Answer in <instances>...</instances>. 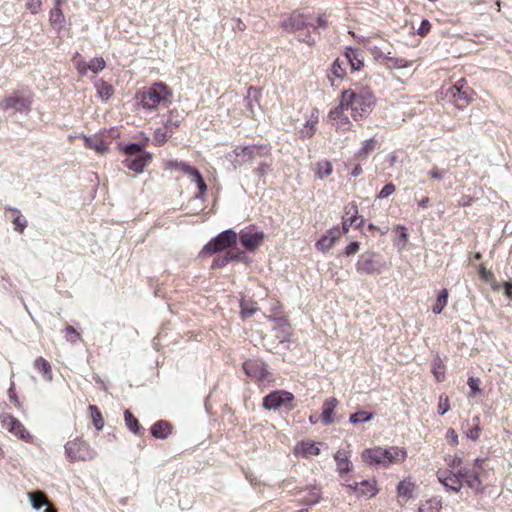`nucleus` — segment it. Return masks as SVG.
I'll return each mask as SVG.
<instances>
[{
    "instance_id": "28",
    "label": "nucleus",
    "mask_w": 512,
    "mask_h": 512,
    "mask_svg": "<svg viewBox=\"0 0 512 512\" xmlns=\"http://www.w3.org/2000/svg\"><path fill=\"white\" fill-rule=\"evenodd\" d=\"M344 61L346 64H350L351 69L358 71L363 67V60L360 58V53L356 49L349 48L345 53Z\"/></svg>"
},
{
    "instance_id": "39",
    "label": "nucleus",
    "mask_w": 512,
    "mask_h": 512,
    "mask_svg": "<svg viewBox=\"0 0 512 512\" xmlns=\"http://www.w3.org/2000/svg\"><path fill=\"white\" fill-rule=\"evenodd\" d=\"M96 88L99 96L104 100H108L113 94L112 86L105 81L99 80L96 83Z\"/></svg>"
},
{
    "instance_id": "56",
    "label": "nucleus",
    "mask_w": 512,
    "mask_h": 512,
    "mask_svg": "<svg viewBox=\"0 0 512 512\" xmlns=\"http://www.w3.org/2000/svg\"><path fill=\"white\" fill-rule=\"evenodd\" d=\"M450 409L449 399L448 397L440 396L439 404H438V413L440 415H444Z\"/></svg>"
},
{
    "instance_id": "52",
    "label": "nucleus",
    "mask_w": 512,
    "mask_h": 512,
    "mask_svg": "<svg viewBox=\"0 0 512 512\" xmlns=\"http://www.w3.org/2000/svg\"><path fill=\"white\" fill-rule=\"evenodd\" d=\"M333 245L334 243L326 235H323L316 243L317 249L322 252L328 251Z\"/></svg>"
},
{
    "instance_id": "48",
    "label": "nucleus",
    "mask_w": 512,
    "mask_h": 512,
    "mask_svg": "<svg viewBox=\"0 0 512 512\" xmlns=\"http://www.w3.org/2000/svg\"><path fill=\"white\" fill-rule=\"evenodd\" d=\"M173 132L171 130H167L166 127L158 128L154 132L155 140L159 145L163 144L167 139L172 136Z\"/></svg>"
},
{
    "instance_id": "34",
    "label": "nucleus",
    "mask_w": 512,
    "mask_h": 512,
    "mask_svg": "<svg viewBox=\"0 0 512 512\" xmlns=\"http://www.w3.org/2000/svg\"><path fill=\"white\" fill-rule=\"evenodd\" d=\"M441 508L442 505L440 500L432 498L421 504L418 512H440Z\"/></svg>"
},
{
    "instance_id": "55",
    "label": "nucleus",
    "mask_w": 512,
    "mask_h": 512,
    "mask_svg": "<svg viewBox=\"0 0 512 512\" xmlns=\"http://www.w3.org/2000/svg\"><path fill=\"white\" fill-rule=\"evenodd\" d=\"M395 185L393 183H387L382 189L381 191L379 192L378 194V198L379 199H384V198H387L389 197L390 195H392L394 192H395Z\"/></svg>"
},
{
    "instance_id": "49",
    "label": "nucleus",
    "mask_w": 512,
    "mask_h": 512,
    "mask_svg": "<svg viewBox=\"0 0 512 512\" xmlns=\"http://www.w3.org/2000/svg\"><path fill=\"white\" fill-rule=\"evenodd\" d=\"M166 166H167V168H170V169L179 170L183 174H184V172L191 171V165L186 162H183V161L170 160L166 163Z\"/></svg>"
},
{
    "instance_id": "44",
    "label": "nucleus",
    "mask_w": 512,
    "mask_h": 512,
    "mask_svg": "<svg viewBox=\"0 0 512 512\" xmlns=\"http://www.w3.org/2000/svg\"><path fill=\"white\" fill-rule=\"evenodd\" d=\"M240 307H241V316L244 319L252 316L257 310L255 303L247 302L245 300H242L240 302Z\"/></svg>"
},
{
    "instance_id": "32",
    "label": "nucleus",
    "mask_w": 512,
    "mask_h": 512,
    "mask_svg": "<svg viewBox=\"0 0 512 512\" xmlns=\"http://www.w3.org/2000/svg\"><path fill=\"white\" fill-rule=\"evenodd\" d=\"M414 483L403 480L397 486V493L400 497L410 499L413 497Z\"/></svg>"
},
{
    "instance_id": "40",
    "label": "nucleus",
    "mask_w": 512,
    "mask_h": 512,
    "mask_svg": "<svg viewBox=\"0 0 512 512\" xmlns=\"http://www.w3.org/2000/svg\"><path fill=\"white\" fill-rule=\"evenodd\" d=\"M257 151L258 149L255 146H246L236 149V155L237 157H240L243 161H248L255 156Z\"/></svg>"
},
{
    "instance_id": "7",
    "label": "nucleus",
    "mask_w": 512,
    "mask_h": 512,
    "mask_svg": "<svg viewBox=\"0 0 512 512\" xmlns=\"http://www.w3.org/2000/svg\"><path fill=\"white\" fill-rule=\"evenodd\" d=\"M293 399L294 396L290 392L284 390L274 391L264 397L263 407L268 410H277L284 406L291 410L293 409Z\"/></svg>"
},
{
    "instance_id": "15",
    "label": "nucleus",
    "mask_w": 512,
    "mask_h": 512,
    "mask_svg": "<svg viewBox=\"0 0 512 512\" xmlns=\"http://www.w3.org/2000/svg\"><path fill=\"white\" fill-rule=\"evenodd\" d=\"M358 208L354 203L349 204L345 208V216H343L342 230L344 233L349 231L351 226L360 227L363 223V219L357 216Z\"/></svg>"
},
{
    "instance_id": "19",
    "label": "nucleus",
    "mask_w": 512,
    "mask_h": 512,
    "mask_svg": "<svg viewBox=\"0 0 512 512\" xmlns=\"http://www.w3.org/2000/svg\"><path fill=\"white\" fill-rule=\"evenodd\" d=\"M318 119H319V111H318V109L314 108L311 111L310 118L308 120H306L303 128L299 131L301 138H303V139L310 138L314 135V133L316 131Z\"/></svg>"
},
{
    "instance_id": "51",
    "label": "nucleus",
    "mask_w": 512,
    "mask_h": 512,
    "mask_svg": "<svg viewBox=\"0 0 512 512\" xmlns=\"http://www.w3.org/2000/svg\"><path fill=\"white\" fill-rule=\"evenodd\" d=\"M65 339L69 343H76L80 339V333L73 326L65 327Z\"/></svg>"
},
{
    "instance_id": "35",
    "label": "nucleus",
    "mask_w": 512,
    "mask_h": 512,
    "mask_svg": "<svg viewBox=\"0 0 512 512\" xmlns=\"http://www.w3.org/2000/svg\"><path fill=\"white\" fill-rule=\"evenodd\" d=\"M320 499H321L320 489L313 486L308 490L307 495L303 497L302 501L304 504H306L308 506H312V505L318 503Z\"/></svg>"
},
{
    "instance_id": "26",
    "label": "nucleus",
    "mask_w": 512,
    "mask_h": 512,
    "mask_svg": "<svg viewBox=\"0 0 512 512\" xmlns=\"http://www.w3.org/2000/svg\"><path fill=\"white\" fill-rule=\"evenodd\" d=\"M34 368L42 374L45 381L51 382L53 380L51 365L45 358H36L34 361Z\"/></svg>"
},
{
    "instance_id": "60",
    "label": "nucleus",
    "mask_w": 512,
    "mask_h": 512,
    "mask_svg": "<svg viewBox=\"0 0 512 512\" xmlns=\"http://www.w3.org/2000/svg\"><path fill=\"white\" fill-rule=\"evenodd\" d=\"M445 174H446L445 170H440L437 167H434L433 169H431L429 171V175L431 176V178L437 179V180L443 179Z\"/></svg>"
},
{
    "instance_id": "53",
    "label": "nucleus",
    "mask_w": 512,
    "mask_h": 512,
    "mask_svg": "<svg viewBox=\"0 0 512 512\" xmlns=\"http://www.w3.org/2000/svg\"><path fill=\"white\" fill-rule=\"evenodd\" d=\"M237 258V255L232 252H227L226 255L222 258H218L214 261V265L218 267H223L226 264H228L231 260H234Z\"/></svg>"
},
{
    "instance_id": "5",
    "label": "nucleus",
    "mask_w": 512,
    "mask_h": 512,
    "mask_svg": "<svg viewBox=\"0 0 512 512\" xmlns=\"http://www.w3.org/2000/svg\"><path fill=\"white\" fill-rule=\"evenodd\" d=\"M64 448L66 456L73 462L90 461L93 460L97 454L93 448L81 439L68 441Z\"/></svg>"
},
{
    "instance_id": "6",
    "label": "nucleus",
    "mask_w": 512,
    "mask_h": 512,
    "mask_svg": "<svg viewBox=\"0 0 512 512\" xmlns=\"http://www.w3.org/2000/svg\"><path fill=\"white\" fill-rule=\"evenodd\" d=\"M237 241V234L232 229H227L220 234H218L215 238H213L210 242H208L204 248L203 253L205 254H213L219 251H222L228 247L233 246Z\"/></svg>"
},
{
    "instance_id": "30",
    "label": "nucleus",
    "mask_w": 512,
    "mask_h": 512,
    "mask_svg": "<svg viewBox=\"0 0 512 512\" xmlns=\"http://www.w3.org/2000/svg\"><path fill=\"white\" fill-rule=\"evenodd\" d=\"M184 120L183 112H179L178 110L174 109L169 112L168 118L165 122V127L167 130H171L172 132L174 129L178 128L180 124Z\"/></svg>"
},
{
    "instance_id": "57",
    "label": "nucleus",
    "mask_w": 512,
    "mask_h": 512,
    "mask_svg": "<svg viewBox=\"0 0 512 512\" xmlns=\"http://www.w3.org/2000/svg\"><path fill=\"white\" fill-rule=\"evenodd\" d=\"M258 94H259V91L253 87H249L247 90V96L245 97V101L247 102V107L250 109L251 112H253V109H252V104H251L250 99L252 97L257 98Z\"/></svg>"
},
{
    "instance_id": "37",
    "label": "nucleus",
    "mask_w": 512,
    "mask_h": 512,
    "mask_svg": "<svg viewBox=\"0 0 512 512\" xmlns=\"http://www.w3.org/2000/svg\"><path fill=\"white\" fill-rule=\"evenodd\" d=\"M448 301V290L442 289L437 297L436 304L433 306L432 311L435 314H440L447 305Z\"/></svg>"
},
{
    "instance_id": "16",
    "label": "nucleus",
    "mask_w": 512,
    "mask_h": 512,
    "mask_svg": "<svg viewBox=\"0 0 512 512\" xmlns=\"http://www.w3.org/2000/svg\"><path fill=\"white\" fill-rule=\"evenodd\" d=\"M264 239L263 232H254L251 229L241 230L239 233L240 243L247 249L253 250Z\"/></svg>"
},
{
    "instance_id": "29",
    "label": "nucleus",
    "mask_w": 512,
    "mask_h": 512,
    "mask_svg": "<svg viewBox=\"0 0 512 512\" xmlns=\"http://www.w3.org/2000/svg\"><path fill=\"white\" fill-rule=\"evenodd\" d=\"M124 421L127 428L135 435H142L144 429L140 426L138 420L131 413L130 410L124 411Z\"/></svg>"
},
{
    "instance_id": "61",
    "label": "nucleus",
    "mask_w": 512,
    "mask_h": 512,
    "mask_svg": "<svg viewBox=\"0 0 512 512\" xmlns=\"http://www.w3.org/2000/svg\"><path fill=\"white\" fill-rule=\"evenodd\" d=\"M359 250V243L357 241L351 242L345 248V254L347 256L355 254Z\"/></svg>"
},
{
    "instance_id": "3",
    "label": "nucleus",
    "mask_w": 512,
    "mask_h": 512,
    "mask_svg": "<svg viewBox=\"0 0 512 512\" xmlns=\"http://www.w3.org/2000/svg\"><path fill=\"white\" fill-rule=\"evenodd\" d=\"M139 98L144 109L154 110L161 105L168 107L171 103L172 92L166 84L158 82L145 88Z\"/></svg>"
},
{
    "instance_id": "33",
    "label": "nucleus",
    "mask_w": 512,
    "mask_h": 512,
    "mask_svg": "<svg viewBox=\"0 0 512 512\" xmlns=\"http://www.w3.org/2000/svg\"><path fill=\"white\" fill-rule=\"evenodd\" d=\"M349 109L348 104L344 102L343 92L341 93L340 102L337 107L329 112L328 118L330 121H336L342 119L344 116V110Z\"/></svg>"
},
{
    "instance_id": "1",
    "label": "nucleus",
    "mask_w": 512,
    "mask_h": 512,
    "mask_svg": "<svg viewBox=\"0 0 512 512\" xmlns=\"http://www.w3.org/2000/svg\"><path fill=\"white\" fill-rule=\"evenodd\" d=\"M406 457V450L396 446L389 448L374 447L366 449L362 453L364 462L370 466H388L392 463H401L406 459Z\"/></svg>"
},
{
    "instance_id": "9",
    "label": "nucleus",
    "mask_w": 512,
    "mask_h": 512,
    "mask_svg": "<svg viewBox=\"0 0 512 512\" xmlns=\"http://www.w3.org/2000/svg\"><path fill=\"white\" fill-rule=\"evenodd\" d=\"M436 476L439 482L444 485L447 490H451L456 493L461 490V469L456 472L451 469H439Z\"/></svg>"
},
{
    "instance_id": "2",
    "label": "nucleus",
    "mask_w": 512,
    "mask_h": 512,
    "mask_svg": "<svg viewBox=\"0 0 512 512\" xmlns=\"http://www.w3.org/2000/svg\"><path fill=\"white\" fill-rule=\"evenodd\" d=\"M344 102L351 109L354 120L365 118L372 111L374 96L368 90H360L358 93L351 89L343 91Z\"/></svg>"
},
{
    "instance_id": "11",
    "label": "nucleus",
    "mask_w": 512,
    "mask_h": 512,
    "mask_svg": "<svg viewBox=\"0 0 512 512\" xmlns=\"http://www.w3.org/2000/svg\"><path fill=\"white\" fill-rule=\"evenodd\" d=\"M463 82H464V80L462 79L460 81V83H461L460 86H458V85L451 86L447 90V93H446L447 96H450L453 99L455 105L458 108H463L471 101L469 88L468 87L464 88Z\"/></svg>"
},
{
    "instance_id": "45",
    "label": "nucleus",
    "mask_w": 512,
    "mask_h": 512,
    "mask_svg": "<svg viewBox=\"0 0 512 512\" xmlns=\"http://www.w3.org/2000/svg\"><path fill=\"white\" fill-rule=\"evenodd\" d=\"M386 59L388 61V66L393 68H407L412 65L411 61L403 58L387 56Z\"/></svg>"
},
{
    "instance_id": "38",
    "label": "nucleus",
    "mask_w": 512,
    "mask_h": 512,
    "mask_svg": "<svg viewBox=\"0 0 512 512\" xmlns=\"http://www.w3.org/2000/svg\"><path fill=\"white\" fill-rule=\"evenodd\" d=\"M28 496H29L31 505L35 510H39L42 506L48 505V501H47L45 495L41 492H39V493L32 492V493H29Z\"/></svg>"
},
{
    "instance_id": "13",
    "label": "nucleus",
    "mask_w": 512,
    "mask_h": 512,
    "mask_svg": "<svg viewBox=\"0 0 512 512\" xmlns=\"http://www.w3.org/2000/svg\"><path fill=\"white\" fill-rule=\"evenodd\" d=\"M307 18L302 13L294 12L287 19L283 20L281 26L288 32H295L312 26L306 22Z\"/></svg>"
},
{
    "instance_id": "20",
    "label": "nucleus",
    "mask_w": 512,
    "mask_h": 512,
    "mask_svg": "<svg viewBox=\"0 0 512 512\" xmlns=\"http://www.w3.org/2000/svg\"><path fill=\"white\" fill-rule=\"evenodd\" d=\"M106 67V62L102 57H95L88 63H79L77 68L80 74L85 75L88 70L93 73H99Z\"/></svg>"
},
{
    "instance_id": "10",
    "label": "nucleus",
    "mask_w": 512,
    "mask_h": 512,
    "mask_svg": "<svg viewBox=\"0 0 512 512\" xmlns=\"http://www.w3.org/2000/svg\"><path fill=\"white\" fill-rule=\"evenodd\" d=\"M244 372L251 378L264 381L267 378L268 371L266 364L259 359H250L243 363Z\"/></svg>"
},
{
    "instance_id": "12",
    "label": "nucleus",
    "mask_w": 512,
    "mask_h": 512,
    "mask_svg": "<svg viewBox=\"0 0 512 512\" xmlns=\"http://www.w3.org/2000/svg\"><path fill=\"white\" fill-rule=\"evenodd\" d=\"M356 270L359 273L373 274L381 271V265L378 264L374 259V254L364 253L360 255L357 263Z\"/></svg>"
},
{
    "instance_id": "59",
    "label": "nucleus",
    "mask_w": 512,
    "mask_h": 512,
    "mask_svg": "<svg viewBox=\"0 0 512 512\" xmlns=\"http://www.w3.org/2000/svg\"><path fill=\"white\" fill-rule=\"evenodd\" d=\"M333 243H335L337 241V239L340 237L341 235V230L339 227H334L332 229H330L329 231H327V233L325 234Z\"/></svg>"
},
{
    "instance_id": "46",
    "label": "nucleus",
    "mask_w": 512,
    "mask_h": 512,
    "mask_svg": "<svg viewBox=\"0 0 512 512\" xmlns=\"http://www.w3.org/2000/svg\"><path fill=\"white\" fill-rule=\"evenodd\" d=\"M11 211L17 213V215L15 217L12 218V222L15 224V229L19 232V233H22L24 231V229L26 228L27 226V220L20 215V212L18 209H12V208H9Z\"/></svg>"
},
{
    "instance_id": "17",
    "label": "nucleus",
    "mask_w": 512,
    "mask_h": 512,
    "mask_svg": "<svg viewBox=\"0 0 512 512\" xmlns=\"http://www.w3.org/2000/svg\"><path fill=\"white\" fill-rule=\"evenodd\" d=\"M151 158L152 155L150 153H144L136 157H127L122 163L126 168L136 173H141Z\"/></svg>"
},
{
    "instance_id": "27",
    "label": "nucleus",
    "mask_w": 512,
    "mask_h": 512,
    "mask_svg": "<svg viewBox=\"0 0 512 512\" xmlns=\"http://www.w3.org/2000/svg\"><path fill=\"white\" fill-rule=\"evenodd\" d=\"M84 142L86 147L96 150L98 153L103 154L108 150L107 143L100 137L84 136Z\"/></svg>"
},
{
    "instance_id": "42",
    "label": "nucleus",
    "mask_w": 512,
    "mask_h": 512,
    "mask_svg": "<svg viewBox=\"0 0 512 512\" xmlns=\"http://www.w3.org/2000/svg\"><path fill=\"white\" fill-rule=\"evenodd\" d=\"M123 151L125 152V154L128 155V157H136V156L146 153L144 151V145H141L138 143H131V144L125 145L123 147Z\"/></svg>"
},
{
    "instance_id": "36",
    "label": "nucleus",
    "mask_w": 512,
    "mask_h": 512,
    "mask_svg": "<svg viewBox=\"0 0 512 512\" xmlns=\"http://www.w3.org/2000/svg\"><path fill=\"white\" fill-rule=\"evenodd\" d=\"M346 65V62L344 60H340L339 58L336 59L332 66H331V74L334 76V78L342 80L346 74V70L344 66Z\"/></svg>"
},
{
    "instance_id": "63",
    "label": "nucleus",
    "mask_w": 512,
    "mask_h": 512,
    "mask_svg": "<svg viewBox=\"0 0 512 512\" xmlns=\"http://www.w3.org/2000/svg\"><path fill=\"white\" fill-rule=\"evenodd\" d=\"M462 463H463L462 459L457 456L450 457L448 460V466L451 469H456V468L460 467L462 465Z\"/></svg>"
},
{
    "instance_id": "18",
    "label": "nucleus",
    "mask_w": 512,
    "mask_h": 512,
    "mask_svg": "<svg viewBox=\"0 0 512 512\" xmlns=\"http://www.w3.org/2000/svg\"><path fill=\"white\" fill-rule=\"evenodd\" d=\"M376 481L374 479L354 482V493L357 497H373L377 494Z\"/></svg>"
},
{
    "instance_id": "62",
    "label": "nucleus",
    "mask_w": 512,
    "mask_h": 512,
    "mask_svg": "<svg viewBox=\"0 0 512 512\" xmlns=\"http://www.w3.org/2000/svg\"><path fill=\"white\" fill-rule=\"evenodd\" d=\"M469 388L475 393V392H479L480 391V388H479V384H480V379L479 378H474V377H470L468 379V382H467Z\"/></svg>"
},
{
    "instance_id": "21",
    "label": "nucleus",
    "mask_w": 512,
    "mask_h": 512,
    "mask_svg": "<svg viewBox=\"0 0 512 512\" xmlns=\"http://www.w3.org/2000/svg\"><path fill=\"white\" fill-rule=\"evenodd\" d=\"M338 405V400L334 397L327 399L323 403V409L321 413V421L324 425H330L333 423V412Z\"/></svg>"
},
{
    "instance_id": "22",
    "label": "nucleus",
    "mask_w": 512,
    "mask_h": 512,
    "mask_svg": "<svg viewBox=\"0 0 512 512\" xmlns=\"http://www.w3.org/2000/svg\"><path fill=\"white\" fill-rule=\"evenodd\" d=\"M184 174L187 175L188 177H190L193 181H195V183L197 185L199 193L195 197L197 199H203L204 194L207 191V185H206L200 171L196 167L191 166V171L184 172Z\"/></svg>"
},
{
    "instance_id": "41",
    "label": "nucleus",
    "mask_w": 512,
    "mask_h": 512,
    "mask_svg": "<svg viewBox=\"0 0 512 512\" xmlns=\"http://www.w3.org/2000/svg\"><path fill=\"white\" fill-rule=\"evenodd\" d=\"M89 410L91 412V417L95 428L98 431L102 430L104 426V420L100 410L95 405H90Z\"/></svg>"
},
{
    "instance_id": "58",
    "label": "nucleus",
    "mask_w": 512,
    "mask_h": 512,
    "mask_svg": "<svg viewBox=\"0 0 512 512\" xmlns=\"http://www.w3.org/2000/svg\"><path fill=\"white\" fill-rule=\"evenodd\" d=\"M430 29H431L430 22L427 19H423L418 30H417V33L420 36H425L430 31Z\"/></svg>"
},
{
    "instance_id": "24",
    "label": "nucleus",
    "mask_w": 512,
    "mask_h": 512,
    "mask_svg": "<svg viewBox=\"0 0 512 512\" xmlns=\"http://www.w3.org/2000/svg\"><path fill=\"white\" fill-rule=\"evenodd\" d=\"M62 0H56L54 8L50 11V23L54 30L60 31L65 23V18L62 10L60 9V3Z\"/></svg>"
},
{
    "instance_id": "54",
    "label": "nucleus",
    "mask_w": 512,
    "mask_h": 512,
    "mask_svg": "<svg viewBox=\"0 0 512 512\" xmlns=\"http://www.w3.org/2000/svg\"><path fill=\"white\" fill-rule=\"evenodd\" d=\"M278 324V327L283 333V338H286L290 334V326L283 318H272Z\"/></svg>"
},
{
    "instance_id": "4",
    "label": "nucleus",
    "mask_w": 512,
    "mask_h": 512,
    "mask_svg": "<svg viewBox=\"0 0 512 512\" xmlns=\"http://www.w3.org/2000/svg\"><path fill=\"white\" fill-rule=\"evenodd\" d=\"M33 95L29 90L13 91L0 103V109L9 114H25L31 111Z\"/></svg>"
},
{
    "instance_id": "43",
    "label": "nucleus",
    "mask_w": 512,
    "mask_h": 512,
    "mask_svg": "<svg viewBox=\"0 0 512 512\" xmlns=\"http://www.w3.org/2000/svg\"><path fill=\"white\" fill-rule=\"evenodd\" d=\"M373 418V413L366 411H358L350 415L349 421L352 424L365 423Z\"/></svg>"
},
{
    "instance_id": "8",
    "label": "nucleus",
    "mask_w": 512,
    "mask_h": 512,
    "mask_svg": "<svg viewBox=\"0 0 512 512\" xmlns=\"http://www.w3.org/2000/svg\"><path fill=\"white\" fill-rule=\"evenodd\" d=\"M0 422L3 428L7 429L10 433L13 435L19 437L20 439L31 442L32 436L29 434V432L25 429L23 424L13 417L10 414L3 413L0 415Z\"/></svg>"
},
{
    "instance_id": "50",
    "label": "nucleus",
    "mask_w": 512,
    "mask_h": 512,
    "mask_svg": "<svg viewBox=\"0 0 512 512\" xmlns=\"http://www.w3.org/2000/svg\"><path fill=\"white\" fill-rule=\"evenodd\" d=\"M332 173V165L327 162H319L317 165V175L319 178L323 179L324 177L329 176Z\"/></svg>"
},
{
    "instance_id": "64",
    "label": "nucleus",
    "mask_w": 512,
    "mask_h": 512,
    "mask_svg": "<svg viewBox=\"0 0 512 512\" xmlns=\"http://www.w3.org/2000/svg\"><path fill=\"white\" fill-rule=\"evenodd\" d=\"M480 436V428L476 425L467 432V437L473 441L477 440Z\"/></svg>"
},
{
    "instance_id": "31",
    "label": "nucleus",
    "mask_w": 512,
    "mask_h": 512,
    "mask_svg": "<svg viewBox=\"0 0 512 512\" xmlns=\"http://www.w3.org/2000/svg\"><path fill=\"white\" fill-rule=\"evenodd\" d=\"M334 458L337 462V470L340 474L348 473L351 470V463L345 452L337 451Z\"/></svg>"
},
{
    "instance_id": "23",
    "label": "nucleus",
    "mask_w": 512,
    "mask_h": 512,
    "mask_svg": "<svg viewBox=\"0 0 512 512\" xmlns=\"http://www.w3.org/2000/svg\"><path fill=\"white\" fill-rule=\"evenodd\" d=\"M320 444L321 443H315L312 441H302L296 446L295 451L306 458L311 456H317L320 454Z\"/></svg>"
},
{
    "instance_id": "14",
    "label": "nucleus",
    "mask_w": 512,
    "mask_h": 512,
    "mask_svg": "<svg viewBox=\"0 0 512 512\" xmlns=\"http://www.w3.org/2000/svg\"><path fill=\"white\" fill-rule=\"evenodd\" d=\"M465 484L475 492H483L484 486L482 485V481L480 480L479 472L476 469H461V483Z\"/></svg>"
},
{
    "instance_id": "47",
    "label": "nucleus",
    "mask_w": 512,
    "mask_h": 512,
    "mask_svg": "<svg viewBox=\"0 0 512 512\" xmlns=\"http://www.w3.org/2000/svg\"><path fill=\"white\" fill-rule=\"evenodd\" d=\"M375 141L373 138L365 140L362 147L359 149L358 157H367L375 149Z\"/></svg>"
},
{
    "instance_id": "25",
    "label": "nucleus",
    "mask_w": 512,
    "mask_h": 512,
    "mask_svg": "<svg viewBox=\"0 0 512 512\" xmlns=\"http://www.w3.org/2000/svg\"><path fill=\"white\" fill-rule=\"evenodd\" d=\"M151 434L157 439H166L171 434V425L165 420L156 421L151 427Z\"/></svg>"
}]
</instances>
